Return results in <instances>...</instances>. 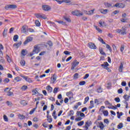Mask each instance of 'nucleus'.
Listing matches in <instances>:
<instances>
[{
    "label": "nucleus",
    "mask_w": 130,
    "mask_h": 130,
    "mask_svg": "<svg viewBox=\"0 0 130 130\" xmlns=\"http://www.w3.org/2000/svg\"><path fill=\"white\" fill-rule=\"evenodd\" d=\"M89 101V96H87L85 98L84 102V104H86L87 102Z\"/></svg>",
    "instance_id": "47"
},
{
    "label": "nucleus",
    "mask_w": 130,
    "mask_h": 130,
    "mask_svg": "<svg viewBox=\"0 0 130 130\" xmlns=\"http://www.w3.org/2000/svg\"><path fill=\"white\" fill-rule=\"evenodd\" d=\"M1 49H4V46L2 44H0V56L3 57L4 56V53H3V51H1Z\"/></svg>",
    "instance_id": "17"
},
{
    "label": "nucleus",
    "mask_w": 130,
    "mask_h": 130,
    "mask_svg": "<svg viewBox=\"0 0 130 130\" xmlns=\"http://www.w3.org/2000/svg\"><path fill=\"white\" fill-rule=\"evenodd\" d=\"M31 91L32 93H34V95H36V94H38V91L36 89H32Z\"/></svg>",
    "instance_id": "48"
},
{
    "label": "nucleus",
    "mask_w": 130,
    "mask_h": 130,
    "mask_svg": "<svg viewBox=\"0 0 130 130\" xmlns=\"http://www.w3.org/2000/svg\"><path fill=\"white\" fill-rule=\"evenodd\" d=\"M21 77L23 79H24V80H25L26 82H28V83H32V80L29 78L28 76H21Z\"/></svg>",
    "instance_id": "11"
},
{
    "label": "nucleus",
    "mask_w": 130,
    "mask_h": 130,
    "mask_svg": "<svg viewBox=\"0 0 130 130\" xmlns=\"http://www.w3.org/2000/svg\"><path fill=\"white\" fill-rule=\"evenodd\" d=\"M98 40L100 41V42H102L103 44H106V43L104 42V40H103V39L101 38V37H99Z\"/></svg>",
    "instance_id": "38"
},
{
    "label": "nucleus",
    "mask_w": 130,
    "mask_h": 130,
    "mask_svg": "<svg viewBox=\"0 0 130 130\" xmlns=\"http://www.w3.org/2000/svg\"><path fill=\"white\" fill-rule=\"evenodd\" d=\"M7 32H8V29L5 28V29L3 31V35L4 37H7Z\"/></svg>",
    "instance_id": "26"
},
{
    "label": "nucleus",
    "mask_w": 130,
    "mask_h": 130,
    "mask_svg": "<svg viewBox=\"0 0 130 130\" xmlns=\"http://www.w3.org/2000/svg\"><path fill=\"white\" fill-rule=\"evenodd\" d=\"M100 12L103 14L104 15H105V14H107V12H108V10L107 9H100Z\"/></svg>",
    "instance_id": "19"
},
{
    "label": "nucleus",
    "mask_w": 130,
    "mask_h": 130,
    "mask_svg": "<svg viewBox=\"0 0 130 130\" xmlns=\"http://www.w3.org/2000/svg\"><path fill=\"white\" fill-rule=\"evenodd\" d=\"M117 117H118V118L119 119V118H120V116H122L123 113L122 112H120V113H119V112H117Z\"/></svg>",
    "instance_id": "39"
},
{
    "label": "nucleus",
    "mask_w": 130,
    "mask_h": 130,
    "mask_svg": "<svg viewBox=\"0 0 130 130\" xmlns=\"http://www.w3.org/2000/svg\"><path fill=\"white\" fill-rule=\"evenodd\" d=\"M6 58L8 61V62H12V58H11V57L9 56V55H6Z\"/></svg>",
    "instance_id": "31"
},
{
    "label": "nucleus",
    "mask_w": 130,
    "mask_h": 130,
    "mask_svg": "<svg viewBox=\"0 0 130 130\" xmlns=\"http://www.w3.org/2000/svg\"><path fill=\"white\" fill-rule=\"evenodd\" d=\"M103 114L105 115V116H108V111H104L103 112Z\"/></svg>",
    "instance_id": "56"
},
{
    "label": "nucleus",
    "mask_w": 130,
    "mask_h": 130,
    "mask_svg": "<svg viewBox=\"0 0 130 130\" xmlns=\"http://www.w3.org/2000/svg\"><path fill=\"white\" fill-rule=\"evenodd\" d=\"M94 124H96L97 127H100V129H104V124H103V122L101 121L98 122L96 120L94 122Z\"/></svg>",
    "instance_id": "1"
},
{
    "label": "nucleus",
    "mask_w": 130,
    "mask_h": 130,
    "mask_svg": "<svg viewBox=\"0 0 130 130\" xmlns=\"http://www.w3.org/2000/svg\"><path fill=\"white\" fill-rule=\"evenodd\" d=\"M3 117L5 121H7V122L9 121V118H8V116H7V115H4Z\"/></svg>",
    "instance_id": "45"
},
{
    "label": "nucleus",
    "mask_w": 130,
    "mask_h": 130,
    "mask_svg": "<svg viewBox=\"0 0 130 130\" xmlns=\"http://www.w3.org/2000/svg\"><path fill=\"white\" fill-rule=\"evenodd\" d=\"M101 67H102V68H104V69H105L107 67H109V64L107 62H105L103 64H101Z\"/></svg>",
    "instance_id": "20"
},
{
    "label": "nucleus",
    "mask_w": 130,
    "mask_h": 130,
    "mask_svg": "<svg viewBox=\"0 0 130 130\" xmlns=\"http://www.w3.org/2000/svg\"><path fill=\"white\" fill-rule=\"evenodd\" d=\"M104 5L106 8H113V7H112V3L105 2L104 3Z\"/></svg>",
    "instance_id": "15"
},
{
    "label": "nucleus",
    "mask_w": 130,
    "mask_h": 130,
    "mask_svg": "<svg viewBox=\"0 0 130 130\" xmlns=\"http://www.w3.org/2000/svg\"><path fill=\"white\" fill-rule=\"evenodd\" d=\"M114 100L116 102H117V103L120 102V99H119V98H115L114 99Z\"/></svg>",
    "instance_id": "53"
},
{
    "label": "nucleus",
    "mask_w": 130,
    "mask_h": 130,
    "mask_svg": "<svg viewBox=\"0 0 130 130\" xmlns=\"http://www.w3.org/2000/svg\"><path fill=\"white\" fill-rule=\"evenodd\" d=\"M35 16H36V17L38 18H42V19H44V20H46L47 19L46 15H45V14H42L40 13H36L35 14Z\"/></svg>",
    "instance_id": "4"
},
{
    "label": "nucleus",
    "mask_w": 130,
    "mask_h": 130,
    "mask_svg": "<svg viewBox=\"0 0 130 130\" xmlns=\"http://www.w3.org/2000/svg\"><path fill=\"white\" fill-rule=\"evenodd\" d=\"M21 66L22 67H24V66L26 64L25 60H21L20 62Z\"/></svg>",
    "instance_id": "43"
},
{
    "label": "nucleus",
    "mask_w": 130,
    "mask_h": 130,
    "mask_svg": "<svg viewBox=\"0 0 130 130\" xmlns=\"http://www.w3.org/2000/svg\"><path fill=\"white\" fill-rule=\"evenodd\" d=\"M91 125H92V122H91V121H87L85 122V130H88L89 129L88 127L90 126Z\"/></svg>",
    "instance_id": "10"
},
{
    "label": "nucleus",
    "mask_w": 130,
    "mask_h": 130,
    "mask_svg": "<svg viewBox=\"0 0 130 130\" xmlns=\"http://www.w3.org/2000/svg\"><path fill=\"white\" fill-rule=\"evenodd\" d=\"M37 109V107L34 108L32 109L30 112H29V114H33L34 112H35V110Z\"/></svg>",
    "instance_id": "44"
},
{
    "label": "nucleus",
    "mask_w": 130,
    "mask_h": 130,
    "mask_svg": "<svg viewBox=\"0 0 130 130\" xmlns=\"http://www.w3.org/2000/svg\"><path fill=\"white\" fill-rule=\"evenodd\" d=\"M79 77V74L75 73L74 75V79H78Z\"/></svg>",
    "instance_id": "57"
},
{
    "label": "nucleus",
    "mask_w": 130,
    "mask_h": 130,
    "mask_svg": "<svg viewBox=\"0 0 130 130\" xmlns=\"http://www.w3.org/2000/svg\"><path fill=\"white\" fill-rule=\"evenodd\" d=\"M19 39V36L16 35L13 37V41L15 42H17L18 41V39Z\"/></svg>",
    "instance_id": "27"
},
{
    "label": "nucleus",
    "mask_w": 130,
    "mask_h": 130,
    "mask_svg": "<svg viewBox=\"0 0 130 130\" xmlns=\"http://www.w3.org/2000/svg\"><path fill=\"white\" fill-rule=\"evenodd\" d=\"M123 69V64H122V63H121L119 66V70L120 71H121V72H122Z\"/></svg>",
    "instance_id": "51"
},
{
    "label": "nucleus",
    "mask_w": 130,
    "mask_h": 130,
    "mask_svg": "<svg viewBox=\"0 0 130 130\" xmlns=\"http://www.w3.org/2000/svg\"><path fill=\"white\" fill-rule=\"evenodd\" d=\"M22 44V42L20 41L19 42L17 43H15L13 45V46H15L16 48H19L20 46H21V45Z\"/></svg>",
    "instance_id": "21"
},
{
    "label": "nucleus",
    "mask_w": 130,
    "mask_h": 130,
    "mask_svg": "<svg viewBox=\"0 0 130 130\" xmlns=\"http://www.w3.org/2000/svg\"><path fill=\"white\" fill-rule=\"evenodd\" d=\"M72 1L70 0H62L63 3H66V4H70Z\"/></svg>",
    "instance_id": "58"
},
{
    "label": "nucleus",
    "mask_w": 130,
    "mask_h": 130,
    "mask_svg": "<svg viewBox=\"0 0 130 130\" xmlns=\"http://www.w3.org/2000/svg\"><path fill=\"white\" fill-rule=\"evenodd\" d=\"M90 106L89 107V109H91V108H93L94 107V101H91L90 102Z\"/></svg>",
    "instance_id": "33"
},
{
    "label": "nucleus",
    "mask_w": 130,
    "mask_h": 130,
    "mask_svg": "<svg viewBox=\"0 0 130 130\" xmlns=\"http://www.w3.org/2000/svg\"><path fill=\"white\" fill-rule=\"evenodd\" d=\"M63 53L64 54H66V55H70V54H71V52H70L69 51H64L63 52Z\"/></svg>",
    "instance_id": "54"
},
{
    "label": "nucleus",
    "mask_w": 130,
    "mask_h": 130,
    "mask_svg": "<svg viewBox=\"0 0 130 130\" xmlns=\"http://www.w3.org/2000/svg\"><path fill=\"white\" fill-rule=\"evenodd\" d=\"M106 48H107V49H108L109 50H110V51H112V49H111V47H110V46L107 44H106Z\"/></svg>",
    "instance_id": "41"
},
{
    "label": "nucleus",
    "mask_w": 130,
    "mask_h": 130,
    "mask_svg": "<svg viewBox=\"0 0 130 130\" xmlns=\"http://www.w3.org/2000/svg\"><path fill=\"white\" fill-rule=\"evenodd\" d=\"M120 21L122 22V23H126V21H127V18H122L121 19Z\"/></svg>",
    "instance_id": "35"
},
{
    "label": "nucleus",
    "mask_w": 130,
    "mask_h": 130,
    "mask_svg": "<svg viewBox=\"0 0 130 130\" xmlns=\"http://www.w3.org/2000/svg\"><path fill=\"white\" fill-rule=\"evenodd\" d=\"M4 82L5 84H8V83L10 82V79L9 78H6L4 80Z\"/></svg>",
    "instance_id": "59"
},
{
    "label": "nucleus",
    "mask_w": 130,
    "mask_h": 130,
    "mask_svg": "<svg viewBox=\"0 0 130 130\" xmlns=\"http://www.w3.org/2000/svg\"><path fill=\"white\" fill-rule=\"evenodd\" d=\"M123 98L125 99V101L124 102L125 104H126L125 108H128V103H127V101L129 100L130 95H127V94H125L123 95Z\"/></svg>",
    "instance_id": "3"
},
{
    "label": "nucleus",
    "mask_w": 130,
    "mask_h": 130,
    "mask_svg": "<svg viewBox=\"0 0 130 130\" xmlns=\"http://www.w3.org/2000/svg\"><path fill=\"white\" fill-rule=\"evenodd\" d=\"M42 9L43 11L48 12V11H50L51 10V7H50L49 5H44L42 6Z\"/></svg>",
    "instance_id": "5"
},
{
    "label": "nucleus",
    "mask_w": 130,
    "mask_h": 130,
    "mask_svg": "<svg viewBox=\"0 0 130 130\" xmlns=\"http://www.w3.org/2000/svg\"><path fill=\"white\" fill-rule=\"evenodd\" d=\"M96 30L99 32V33H102V30H101L99 27L96 26L95 27Z\"/></svg>",
    "instance_id": "60"
},
{
    "label": "nucleus",
    "mask_w": 130,
    "mask_h": 130,
    "mask_svg": "<svg viewBox=\"0 0 130 130\" xmlns=\"http://www.w3.org/2000/svg\"><path fill=\"white\" fill-rule=\"evenodd\" d=\"M56 74H53V75L51 77V80L53 81V83H54L56 81V78H57Z\"/></svg>",
    "instance_id": "16"
},
{
    "label": "nucleus",
    "mask_w": 130,
    "mask_h": 130,
    "mask_svg": "<svg viewBox=\"0 0 130 130\" xmlns=\"http://www.w3.org/2000/svg\"><path fill=\"white\" fill-rule=\"evenodd\" d=\"M121 85L123 86V87H125V86H126V82H125V81L122 82Z\"/></svg>",
    "instance_id": "63"
},
{
    "label": "nucleus",
    "mask_w": 130,
    "mask_h": 130,
    "mask_svg": "<svg viewBox=\"0 0 130 130\" xmlns=\"http://www.w3.org/2000/svg\"><path fill=\"white\" fill-rule=\"evenodd\" d=\"M63 18L65 19L66 21H67V22H69V23L71 22V19H70V18L64 16L63 17Z\"/></svg>",
    "instance_id": "34"
},
{
    "label": "nucleus",
    "mask_w": 130,
    "mask_h": 130,
    "mask_svg": "<svg viewBox=\"0 0 130 130\" xmlns=\"http://www.w3.org/2000/svg\"><path fill=\"white\" fill-rule=\"evenodd\" d=\"M18 116L19 119H21V120H23V119H26V116H25L24 115H22L21 114H18Z\"/></svg>",
    "instance_id": "18"
},
{
    "label": "nucleus",
    "mask_w": 130,
    "mask_h": 130,
    "mask_svg": "<svg viewBox=\"0 0 130 130\" xmlns=\"http://www.w3.org/2000/svg\"><path fill=\"white\" fill-rule=\"evenodd\" d=\"M33 40V38L31 37H28L27 38L26 40L24 42V45H26V44L29 43V42H31Z\"/></svg>",
    "instance_id": "9"
},
{
    "label": "nucleus",
    "mask_w": 130,
    "mask_h": 130,
    "mask_svg": "<svg viewBox=\"0 0 130 130\" xmlns=\"http://www.w3.org/2000/svg\"><path fill=\"white\" fill-rule=\"evenodd\" d=\"M100 52L102 55H106V53L103 51V48H101L100 49Z\"/></svg>",
    "instance_id": "32"
},
{
    "label": "nucleus",
    "mask_w": 130,
    "mask_h": 130,
    "mask_svg": "<svg viewBox=\"0 0 130 130\" xmlns=\"http://www.w3.org/2000/svg\"><path fill=\"white\" fill-rule=\"evenodd\" d=\"M72 15L74 16H76V17H81V16H83V14L81 11L75 10L72 12Z\"/></svg>",
    "instance_id": "2"
},
{
    "label": "nucleus",
    "mask_w": 130,
    "mask_h": 130,
    "mask_svg": "<svg viewBox=\"0 0 130 130\" xmlns=\"http://www.w3.org/2000/svg\"><path fill=\"white\" fill-rule=\"evenodd\" d=\"M14 80L16 81V82H20V81H21V78L17 77L14 79Z\"/></svg>",
    "instance_id": "52"
},
{
    "label": "nucleus",
    "mask_w": 130,
    "mask_h": 130,
    "mask_svg": "<svg viewBox=\"0 0 130 130\" xmlns=\"http://www.w3.org/2000/svg\"><path fill=\"white\" fill-rule=\"evenodd\" d=\"M79 85L80 86H84V85H86V81H80L79 83Z\"/></svg>",
    "instance_id": "40"
},
{
    "label": "nucleus",
    "mask_w": 130,
    "mask_h": 130,
    "mask_svg": "<svg viewBox=\"0 0 130 130\" xmlns=\"http://www.w3.org/2000/svg\"><path fill=\"white\" fill-rule=\"evenodd\" d=\"M11 91V89H9V91H7V96H14V93L12 92Z\"/></svg>",
    "instance_id": "29"
},
{
    "label": "nucleus",
    "mask_w": 130,
    "mask_h": 130,
    "mask_svg": "<svg viewBox=\"0 0 130 130\" xmlns=\"http://www.w3.org/2000/svg\"><path fill=\"white\" fill-rule=\"evenodd\" d=\"M122 127H123V123H119L117 125V128H118V129H121Z\"/></svg>",
    "instance_id": "30"
},
{
    "label": "nucleus",
    "mask_w": 130,
    "mask_h": 130,
    "mask_svg": "<svg viewBox=\"0 0 130 130\" xmlns=\"http://www.w3.org/2000/svg\"><path fill=\"white\" fill-rule=\"evenodd\" d=\"M22 90H27V89H28V86H26V85H23L22 87H21Z\"/></svg>",
    "instance_id": "61"
},
{
    "label": "nucleus",
    "mask_w": 130,
    "mask_h": 130,
    "mask_svg": "<svg viewBox=\"0 0 130 130\" xmlns=\"http://www.w3.org/2000/svg\"><path fill=\"white\" fill-rule=\"evenodd\" d=\"M52 116L54 117V119L57 118V116H56V111H54L53 112Z\"/></svg>",
    "instance_id": "37"
},
{
    "label": "nucleus",
    "mask_w": 130,
    "mask_h": 130,
    "mask_svg": "<svg viewBox=\"0 0 130 130\" xmlns=\"http://www.w3.org/2000/svg\"><path fill=\"white\" fill-rule=\"evenodd\" d=\"M80 62L77 61V60H74L72 62V66L71 67V70H75V68H76L77 66H78Z\"/></svg>",
    "instance_id": "7"
},
{
    "label": "nucleus",
    "mask_w": 130,
    "mask_h": 130,
    "mask_svg": "<svg viewBox=\"0 0 130 130\" xmlns=\"http://www.w3.org/2000/svg\"><path fill=\"white\" fill-rule=\"evenodd\" d=\"M119 8H124V4L119 3Z\"/></svg>",
    "instance_id": "62"
},
{
    "label": "nucleus",
    "mask_w": 130,
    "mask_h": 130,
    "mask_svg": "<svg viewBox=\"0 0 130 130\" xmlns=\"http://www.w3.org/2000/svg\"><path fill=\"white\" fill-rule=\"evenodd\" d=\"M121 35H126V29L125 28L122 27L121 29Z\"/></svg>",
    "instance_id": "14"
},
{
    "label": "nucleus",
    "mask_w": 130,
    "mask_h": 130,
    "mask_svg": "<svg viewBox=\"0 0 130 130\" xmlns=\"http://www.w3.org/2000/svg\"><path fill=\"white\" fill-rule=\"evenodd\" d=\"M105 104H106V105H109L108 108H111V107H112V104H110V103L108 101H105Z\"/></svg>",
    "instance_id": "25"
},
{
    "label": "nucleus",
    "mask_w": 130,
    "mask_h": 130,
    "mask_svg": "<svg viewBox=\"0 0 130 130\" xmlns=\"http://www.w3.org/2000/svg\"><path fill=\"white\" fill-rule=\"evenodd\" d=\"M83 124H84V121H82L78 123V125L79 126H82V125H83Z\"/></svg>",
    "instance_id": "50"
},
{
    "label": "nucleus",
    "mask_w": 130,
    "mask_h": 130,
    "mask_svg": "<svg viewBox=\"0 0 130 130\" xmlns=\"http://www.w3.org/2000/svg\"><path fill=\"white\" fill-rule=\"evenodd\" d=\"M17 6L16 5H8L5 6V9L6 10H9V9H17Z\"/></svg>",
    "instance_id": "6"
},
{
    "label": "nucleus",
    "mask_w": 130,
    "mask_h": 130,
    "mask_svg": "<svg viewBox=\"0 0 130 130\" xmlns=\"http://www.w3.org/2000/svg\"><path fill=\"white\" fill-rule=\"evenodd\" d=\"M32 52H34L35 53H38L39 52V48H38V46H34Z\"/></svg>",
    "instance_id": "13"
},
{
    "label": "nucleus",
    "mask_w": 130,
    "mask_h": 130,
    "mask_svg": "<svg viewBox=\"0 0 130 130\" xmlns=\"http://www.w3.org/2000/svg\"><path fill=\"white\" fill-rule=\"evenodd\" d=\"M88 47L90 48L91 49H97V47H96V45H95V44L93 43H89L88 44Z\"/></svg>",
    "instance_id": "8"
},
{
    "label": "nucleus",
    "mask_w": 130,
    "mask_h": 130,
    "mask_svg": "<svg viewBox=\"0 0 130 130\" xmlns=\"http://www.w3.org/2000/svg\"><path fill=\"white\" fill-rule=\"evenodd\" d=\"M47 44H48L49 46H53V43H52V42L51 41H48Z\"/></svg>",
    "instance_id": "49"
},
{
    "label": "nucleus",
    "mask_w": 130,
    "mask_h": 130,
    "mask_svg": "<svg viewBox=\"0 0 130 130\" xmlns=\"http://www.w3.org/2000/svg\"><path fill=\"white\" fill-rule=\"evenodd\" d=\"M73 115H74V111L73 110H71L70 111L69 116H72Z\"/></svg>",
    "instance_id": "64"
},
{
    "label": "nucleus",
    "mask_w": 130,
    "mask_h": 130,
    "mask_svg": "<svg viewBox=\"0 0 130 130\" xmlns=\"http://www.w3.org/2000/svg\"><path fill=\"white\" fill-rule=\"evenodd\" d=\"M27 53H28V51L27 50L22 49L21 51V54L23 56H25V55H27Z\"/></svg>",
    "instance_id": "22"
},
{
    "label": "nucleus",
    "mask_w": 130,
    "mask_h": 130,
    "mask_svg": "<svg viewBox=\"0 0 130 130\" xmlns=\"http://www.w3.org/2000/svg\"><path fill=\"white\" fill-rule=\"evenodd\" d=\"M47 121L49 123H51V122H52V118L51 117V116L47 115Z\"/></svg>",
    "instance_id": "23"
},
{
    "label": "nucleus",
    "mask_w": 130,
    "mask_h": 130,
    "mask_svg": "<svg viewBox=\"0 0 130 130\" xmlns=\"http://www.w3.org/2000/svg\"><path fill=\"white\" fill-rule=\"evenodd\" d=\"M96 92H98V93H102V92H103V89H102L101 86H99L96 89Z\"/></svg>",
    "instance_id": "24"
},
{
    "label": "nucleus",
    "mask_w": 130,
    "mask_h": 130,
    "mask_svg": "<svg viewBox=\"0 0 130 130\" xmlns=\"http://www.w3.org/2000/svg\"><path fill=\"white\" fill-rule=\"evenodd\" d=\"M94 11H95V10L93 9V10H91L90 11H88L87 12V15L88 16H91V15H92V14L94 13Z\"/></svg>",
    "instance_id": "36"
},
{
    "label": "nucleus",
    "mask_w": 130,
    "mask_h": 130,
    "mask_svg": "<svg viewBox=\"0 0 130 130\" xmlns=\"http://www.w3.org/2000/svg\"><path fill=\"white\" fill-rule=\"evenodd\" d=\"M57 23H58V24H61V25H66V23L64 22H63L61 20L60 21H56Z\"/></svg>",
    "instance_id": "46"
},
{
    "label": "nucleus",
    "mask_w": 130,
    "mask_h": 130,
    "mask_svg": "<svg viewBox=\"0 0 130 130\" xmlns=\"http://www.w3.org/2000/svg\"><path fill=\"white\" fill-rule=\"evenodd\" d=\"M46 90H47V91H48V92H49L50 93V92H52V87H51L49 85H48L46 87Z\"/></svg>",
    "instance_id": "28"
},
{
    "label": "nucleus",
    "mask_w": 130,
    "mask_h": 130,
    "mask_svg": "<svg viewBox=\"0 0 130 130\" xmlns=\"http://www.w3.org/2000/svg\"><path fill=\"white\" fill-rule=\"evenodd\" d=\"M35 24L36 26H38V27H39V26H40V22L38 20H36Z\"/></svg>",
    "instance_id": "55"
},
{
    "label": "nucleus",
    "mask_w": 130,
    "mask_h": 130,
    "mask_svg": "<svg viewBox=\"0 0 130 130\" xmlns=\"http://www.w3.org/2000/svg\"><path fill=\"white\" fill-rule=\"evenodd\" d=\"M99 24H100V27H103V26H106L105 25V22L104 21H100L99 22Z\"/></svg>",
    "instance_id": "42"
},
{
    "label": "nucleus",
    "mask_w": 130,
    "mask_h": 130,
    "mask_svg": "<svg viewBox=\"0 0 130 130\" xmlns=\"http://www.w3.org/2000/svg\"><path fill=\"white\" fill-rule=\"evenodd\" d=\"M27 28H28V27L27 26V25H23L21 28V31L22 33H24L25 34H26V33H27Z\"/></svg>",
    "instance_id": "12"
}]
</instances>
